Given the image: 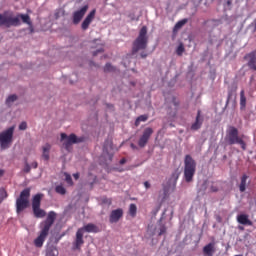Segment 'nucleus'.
I'll list each match as a JSON object with an SVG mask.
<instances>
[{"label":"nucleus","instance_id":"nucleus-1","mask_svg":"<svg viewBox=\"0 0 256 256\" xmlns=\"http://www.w3.org/2000/svg\"><path fill=\"white\" fill-rule=\"evenodd\" d=\"M22 23L28 25L30 33H33L35 29L33 28V22L31 21V16L29 14H17L13 17V12L5 11L3 14H0V27H19Z\"/></svg>","mask_w":256,"mask_h":256},{"label":"nucleus","instance_id":"nucleus-2","mask_svg":"<svg viewBox=\"0 0 256 256\" xmlns=\"http://www.w3.org/2000/svg\"><path fill=\"white\" fill-rule=\"evenodd\" d=\"M55 219H57V213L55 211H50L45 219V221L40 223V234L34 240L35 247L41 248L45 243V239L49 235V231L51 227H53V223H55Z\"/></svg>","mask_w":256,"mask_h":256},{"label":"nucleus","instance_id":"nucleus-3","mask_svg":"<svg viewBox=\"0 0 256 256\" xmlns=\"http://www.w3.org/2000/svg\"><path fill=\"white\" fill-rule=\"evenodd\" d=\"M149 45V36H147V26H143L138 37L132 43V55H136L139 51H145Z\"/></svg>","mask_w":256,"mask_h":256},{"label":"nucleus","instance_id":"nucleus-4","mask_svg":"<svg viewBox=\"0 0 256 256\" xmlns=\"http://www.w3.org/2000/svg\"><path fill=\"white\" fill-rule=\"evenodd\" d=\"M225 141H226L227 145L241 146V149H243V151H245L247 149V144L245 143L243 138H241L239 136V130L237 128H235L234 126H230L228 128V130L226 131Z\"/></svg>","mask_w":256,"mask_h":256},{"label":"nucleus","instance_id":"nucleus-5","mask_svg":"<svg viewBox=\"0 0 256 256\" xmlns=\"http://www.w3.org/2000/svg\"><path fill=\"white\" fill-rule=\"evenodd\" d=\"M196 169L197 163L193 160V157H191V155H186L184 160V178L186 183H191V181H193Z\"/></svg>","mask_w":256,"mask_h":256},{"label":"nucleus","instance_id":"nucleus-6","mask_svg":"<svg viewBox=\"0 0 256 256\" xmlns=\"http://www.w3.org/2000/svg\"><path fill=\"white\" fill-rule=\"evenodd\" d=\"M29 197H31V188L21 191L20 196L16 199V212L18 214L29 207Z\"/></svg>","mask_w":256,"mask_h":256},{"label":"nucleus","instance_id":"nucleus-7","mask_svg":"<svg viewBox=\"0 0 256 256\" xmlns=\"http://www.w3.org/2000/svg\"><path fill=\"white\" fill-rule=\"evenodd\" d=\"M15 133V126H12L0 133V147L2 150L9 149L13 143V134Z\"/></svg>","mask_w":256,"mask_h":256},{"label":"nucleus","instance_id":"nucleus-8","mask_svg":"<svg viewBox=\"0 0 256 256\" xmlns=\"http://www.w3.org/2000/svg\"><path fill=\"white\" fill-rule=\"evenodd\" d=\"M42 197H43V194H36L32 199V211L34 213V217H36L37 219H43V217L47 215V212L41 209Z\"/></svg>","mask_w":256,"mask_h":256},{"label":"nucleus","instance_id":"nucleus-9","mask_svg":"<svg viewBox=\"0 0 256 256\" xmlns=\"http://www.w3.org/2000/svg\"><path fill=\"white\" fill-rule=\"evenodd\" d=\"M61 141L63 142L65 150L69 151V149H71V145H75V143H82L83 138H78L75 134L67 136V134L61 133Z\"/></svg>","mask_w":256,"mask_h":256},{"label":"nucleus","instance_id":"nucleus-10","mask_svg":"<svg viewBox=\"0 0 256 256\" xmlns=\"http://www.w3.org/2000/svg\"><path fill=\"white\" fill-rule=\"evenodd\" d=\"M83 229H78L76 232V237L72 243V249L74 251H81V247L85 244V240L83 239Z\"/></svg>","mask_w":256,"mask_h":256},{"label":"nucleus","instance_id":"nucleus-11","mask_svg":"<svg viewBox=\"0 0 256 256\" xmlns=\"http://www.w3.org/2000/svg\"><path fill=\"white\" fill-rule=\"evenodd\" d=\"M151 135H153V128L148 127L144 129L142 135L140 136L138 140V146L143 149V147L147 146V143H149V139H151Z\"/></svg>","mask_w":256,"mask_h":256},{"label":"nucleus","instance_id":"nucleus-12","mask_svg":"<svg viewBox=\"0 0 256 256\" xmlns=\"http://www.w3.org/2000/svg\"><path fill=\"white\" fill-rule=\"evenodd\" d=\"M89 9L88 5L83 6L80 10H77L73 13V23L74 25H79L81 23V20L83 17H85V13H87V10Z\"/></svg>","mask_w":256,"mask_h":256},{"label":"nucleus","instance_id":"nucleus-13","mask_svg":"<svg viewBox=\"0 0 256 256\" xmlns=\"http://www.w3.org/2000/svg\"><path fill=\"white\" fill-rule=\"evenodd\" d=\"M245 61H248L247 66L256 71V51H252L244 56Z\"/></svg>","mask_w":256,"mask_h":256},{"label":"nucleus","instance_id":"nucleus-14","mask_svg":"<svg viewBox=\"0 0 256 256\" xmlns=\"http://www.w3.org/2000/svg\"><path fill=\"white\" fill-rule=\"evenodd\" d=\"M95 13H97V11L94 9L86 16L81 25L82 31H87L89 29V25H91L95 19Z\"/></svg>","mask_w":256,"mask_h":256},{"label":"nucleus","instance_id":"nucleus-15","mask_svg":"<svg viewBox=\"0 0 256 256\" xmlns=\"http://www.w3.org/2000/svg\"><path fill=\"white\" fill-rule=\"evenodd\" d=\"M113 140L106 139L103 146L104 155H108L109 159H113Z\"/></svg>","mask_w":256,"mask_h":256},{"label":"nucleus","instance_id":"nucleus-16","mask_svg":"<svg viewBox=\"0 0 256 256\" xmlns=\"http://www.w3.org/2000/svg\"><path fill=\"white\" fill-rule=\"evenodd\" d=\"M121 217H123V209L118 208L116 210H112L110 213L109 221L110 223H119Z\"/></svg>","mask_w":256,"mask_h":256},{"label":"nucleus","instance_id":"nucleus-17","mask_svg":"<svg viewBox=\"0 0 256 256\" xmlns=\"http://www.w3.org/2000/svg\"><path fill=\"white\" fill-rule=\"evenodd\" d=\"M248 179H249V175H247V174H243L240 177V182L238 184L240 193H245V191H247V187L249 185Z\"/></svg>","mask_w":256,"mask_h":256},{"label":"nucleus","instance_id":"nucleus-18","mask_svg":"<svg viewBox=\"0 0 256 256\" xmlns=\"http://www.w3.org/2000/svg\"><path fill=\"white\" fill-rule=\"evenodd\" d=\"M237 222L240 224V225H248L251 227V225H253V221H251L249 219V215L247 214H239L237 216Z\"/></svg>","mask_w":256,"mask_h":256},{"label":"nucleus","instance_id":"nucleus-19","mask_svg":"<svg viewBox=\"0 0 256 256\" xmlns=\"http://www.w3.org/2000/svg\"><path fill=\"white\" fill-rule=\"evenodd\" d=\"M202 125H203V119H201V110H198L196 120L192 124L191 129H192V131H197V130L201 129Z\"/></svg>","mask_w":256,"mask_h":256},{"label":"nucleus","instance_id":"nucleus-20","mask_svg":"<svg viewBox=\"0 0 256 256\" xmlns=\"http://www.w3.org/2000/svg\"><path fill=\"white\" fill-rule=\"evenodd\" d=\"M82 233H99V227H97V225L93 224V223H89L87 225H85L82 228Z\"/></svg>","mask_w":256,"mask_h":256},{"label":"nucleus","instance_id":"nucleus-21","mask_svg":"<svg viewBox=\"0 0 256 256\" xmlns=\"http://www.w3.org/2000/svg\"><path fill=\"white\" fill-rule=\"evenodd\" d=\"M203 253L207 256H213V253H215V245L213 243H209L208 245L204 246Z\"/></svg>","mask_w":256,"mask_h":256},{"label":"nucleus","instance_id":"nucleus-22","mask_svg":"<svg viewBox=\"0 0 256 256\" xmlns=\"http://www.w3.org/2000/svg\"><path fill=\"white\" fill-rule=\"evenodd\" d=\"M42 157L44 159V161H49V152L51 151V144L46 143L43 147H42Z\"/></svg>","mask_w":256,"mask_h":256},{"label":"nucleus","instance_id":"nucleus-23","mask_svg":"<svg viewBox=\"0 0 256 256\" xmlns=\"http://www.w3.org/2000/svg\"><path fill=\"white\" fill-rule=\"evenodd\" d=\"M247 107V98L245 97V90H241L240 92V109L241 111L245 110Z\"/></svg>","mask_w":256,"mask_h":256},{"label":"nucleus","instance_id":"nucleus-24","mask_svg":"<svg viewBox=\"0 0 256 256\" xmlns=\"http://www.w3.org/2000/svg\"><path fill=\"white\" fill-rule=\"evenodd\" d=\"M187 23H189V19H187V18H184V19L178 21L174 26V31H179V29L185 27V25H187Z\"/></svg>","mask_w":256,"mask_h":256},{"label":"nucleus","instance_id":"nucleus-25","mask_svg":"<svg viewBox=\"0 0 256 256\" xmlns=\"http://www.w3.org/2000/svg\"><path fill=\"white\" fill-rule=\"evenodd\" d=\"M149 119L148 115H140L136 121H135V126L139 127V125H141L142 122H145Z\"/></svg>","mask_w":256,"mask_h":256},{"label":"nucleus","instance_id":"nucleus-26","mask_svg":"<svg viewBox=\"0 0 256 256\" xmlns=\"http://www.w3.org/2000/svg\"><path fill=\"white\" fill-rule=\"evenodd\" d=\"M129 215L131 217H137V205L130 204V206H129Z\"/></svg>","mask_w":256,"mask_h":256},{"label":"nucleus","instance_id":"nucleus-27","mask_svg":"<svg viewBox=\"0 0 256 256\" xmlns=\"http://www.w3.org/2000/svg\"><path fill=\"white\" fill-rule=\"evenodd\" d=\"M7 197H9L7 190H5V188H0V204L3 203V200L7 199Z\"/></svg>","mask_w":256,"mask_h":256},{"label":"nucleus","instance_id":"nucleus-28","mask_svg":"<svg viewBox=\"0 0 256 256\" xmlns=\"http://www.w3.org/2000/svg\"><path fill=\"white\" fill-rule=\"evenodd\" d=\"M183 53H185V46L183 45V43H180L176 49V54L178 55V57H182Z\"/></svg>","mask_w":256,"mask_h":256},{"label":"nucleus","instance_id":"nucleus-29","mask_svg":"<svg viewBox=\"0 0 256 256\" xmlns=\"http://www.w3.org/2000/svg\"><path fill=\"white\" fill-rule=\"evenodd\" d=\"M15 101H17V95L12 94L10 96H8V98L6 99V105H11L12 103H15Z\"/></svg>","mask_w":256,"mask_h":256},{"label":"nucleus","instance_id":"nucleus-30","mask_svg":"<svg viewBox=\"0 0 256 256\" xmlns=\"http://www.w3.org/2000/svg\"><path fill=\"white\" fill-rule=\"evenodd\" d=\"M55 191L59 195H65V193H67V190L65 189V187H63V185L56 186Z\"/></svg>","mask_w":256,"mask_h":256},{"label":"nucleus","instance_id":"nucleus-31","mask_svg":"<svg viewBox=\"0 0 256 256\" xmlns=\"http://www.w3.org/2000/svg\"><path fill=\"white\" fill-rule=\"evenodd\" d=\"M104 71L105 73H111L115 71V68L113 67V65H111V63H107L104 67Z\"/></svg>","mask_w":256,"mask_h":256},{"label":"nucleus","instance_id":"nucleus-32","mask_svg":"<svg viewBox=\"0 0 256 256\" xmlns=\"http://www.w3.org/2000/svg\"><path fill=\"white\" fill-rule=\"evenodd\" d=\"M57 255H59V251H57L56 248L47 250L46 256H57Z\"/></svg>","mask_w":256,"mask_h":256},{"label":"nucleus","instance_id":"nucleus-33","mask_svg":"<svg viewBox=\"0 0 256 256\" xmlns=\"http://www.w3.org/2000/svg\"><path fill=\"white\" fill-rule=\"evenodd\" d=\"M23 172L24 173H31V165H29V162H27V161L25 162Z\"/></svg>","mask_w":256,"mask_h":256},{"label":"nucleus","instance_id":"nucleus-34","mask_svg":"<svg viewBox=\"0 0 256 256\" xmlns=\"http://www.w3.org/2000/svg\"><path fill=\"white\" fill-rule=\"evenodd\" d=\"M171 179H174V189H175V183H177V179H179V173L174 172V173L172 174Z\"/></svg>","mask_w":256,"mask_h":256},{"label":"nucleus","instance_id":"nucleus-35","mask_svg":"<svg viewBox=\"0 0 256 256\" xmlns=\"http://www.w3.org/2000/svg\"><path fill=\"white\" fill-rule=\"evenodd\" d=\"M165 233H167V227H165V225H162L161 227H160V232H159V234L158 235H165Z\"/></svg>","mask_w":256,"mask_h":256},{"label":"nucleus","instance_id":"nucleus-36","mask_svg":"<svg viewBox=\"0 0 256 256\" xmlns=\"http://www.w3.org/2000/svg\"><path fill=\"white\" fill-rule=\"evenodd\" d=\"M19 129L20 131H25V129H27V122H21Z\"/></svg>","mask_w":256,"mask_h":256},{"label":"nucleus","instance_id":"nucleus-37","mask_svg":"<svg viewBox=\"0 0 256 256\" xmlns=\"http://www.w3.org/2000/svg\"><path fill=\"white\" fill-rule=\"evenodd\" d=\"M66 182L68 183V185H73V178H71V175H66Z\"/></svg>","mask_w":256,"mask_h":256},{"label":"nucleus","instance_id":"nucleus-38","mask_svg":"<svg viewBox=\"0 0 256 256\" xmlns=\"http://www.w3.org/2000/svg\"><path fill=\"white\" fill-rule=\"evenodd\" d=\"M211 191L212 193H217L219 191V188H217V186H211Z\"/></svg>","mask_w":256,"mask_h":256},{"label":"nucleus","instance_id":"nucleus-39","mask_svg":"<svg viewBox=\"0 0 256 256\" xmlns=\"http://www.w3.org/2000/svg\"><path fill=\"white\" fill-rule=\"evenodd\" d=\"M31 167L33 169H37V167H39V164L37 163V161H34V162H32Z\"/></svg>","mask_w":256,"mask_h":256},{"label":"nucleus","instance_id":"nucleus-40","mask_svg":"<svg viewBox=\"0 0 256 256\" xmlns=\"http://www.w3.org/2000/svg\"><path fill=\"white\" fill-rule=\"evenodd\" d=\"M97 53H103V48L98 49L93 53L94 57L97 55Z\"/></svg>","mask_w":256,"mask_h":256},{"label":"nucleus","instance_id":"nucleus-41","mask_svg":"<svg viewBox=\"0 0 256 256\" xmlns=\"http://www.w3.org/2000/svg\"><path fill=\"white\" fill-rule=\"evenodd\" d=\"M144 186L146 189H149L151 187V184L148 181H146L144 182Z\"/></svg>","mask_w":256,"mask_h":256},{"label":"nucleus","instance_id":"nucleus-42","mask_svg":"<svg viewBox=\"0 0 256 256\" xmlns=\"http://www.w3.org/2000/svg\"><path fill=\"white\" fill-rule=\"evenodd\" d=\"M125 163H127V159L122 158V159L120 160V165H125Z\"/></svg>","mask_w":256,"mask_h":256},{"label":"nucleus","instance_id":"nucleus-43","mask_svg":"<svg viewBox=\"0 0 256 256\" xmlns=\"http://www.w3.org/2000/svg\"><path fill=\"white\" fill-rule=\"evenodd\" d=\"M140 57H141L142 59H145V58L147 57V53L141 52Z\"/></svg>","mask_w":256,"mask_h":256},{"label":"nucleus","instance_id":"nucleus-44","mask_svg":"<svg viewBox=\"0 0 256 256\" xmlns=\"http://www.w3.org/2000/svg\"><path fill=\"white\" fill-rule=\"evenodd\" d=\"M97 181V176L94 177V181L90 183V187H93L95 185V182Z\"/></svg>","mask_w":256,"mask_h":256},{"label":"nucleus","instance_id":"nucleus-45","mask_svg":"<svg viewBox=\"0 0 256 256\" xmlns=\"http://www.w3.org/2000/svg\"><path fill=\"white\" fill-rule=\"evenodd\" d=\"M3 175H5V170L0 169V177H3Z\"/></svg>","mask_w":256,"mask_h":256},{"label":"nucleus","instance_id":"nucleus-46","mask_svg":"<svg viewBox=\"0 0 256 256\" xmlns=\"http://www.w3.org/2000/svg\"><path fill=\"white\" fill-rule=\"evenodd\" d=\"M73 177H74V179H79V173H75V174H73Z\"/></svg>","mask_w":256,"mask_h":256},{"label":"nucleus","instance_id":"nucleus-47","mask_svg":"<svg viewBox=\"0 0 256 256\" xmlns=\"http://www.w3.org/2000/svg\"><path fill=\"white\" fill-rule=\"evenodd\" d=\"M131 149H137V146L135 144H130Z\"/></svg>","mask_w":256,"mask_h":256},{"label":"nucleus","instance_id":"nucleus-48","mask_svg":"<svg viewBox=\"0 0 256 256\" xmlns=\"http://www.w3.org/2000/svg\"><path fill=\"white\" fill-rule=\"evenodd\" d=\"M164 195L167 197V188H164Z\"/></svg>","mask_w":256,"mask_h":256},{"label":"nucleus","instance_id":"nucleus-49","mask_svg":"<svg viewBox=\"0 0 256 256\" xmlns=\"http://www.w3.org/2000/svg\"><path fill=\"white\" fill-rule=\"evenodd\" d=\"M231 3H232V1H231V0H228V1H227V5H228V7L231 5Z\"/></svg>","mask_w":256,"mask_h":256},{"label":"nucleus","instance_id":"nucleus-50","mask_svg":"<svg viewBox=\"0 0 256 256\" xmlns=\"http://www.w3.org/2000/svg\"><path fill=\"white\" fill-rule=\"evenodd\" d=\"M256 31V20L254 21V33Z\"/></svg>","mask_w":256,"mask_h":256},{"label":"nucleus","instance_id":"nucleus-51","mask_svg":"<svg viewBox=\"0 0 256 256\" xmlns=\"http://www.w3.org/2000/svg\"><path fill=\"white\" fill-rule=\"evenodd\" d=\"M174 105H175V107H178V106H179V103L174 102Z\"/></svg>","mask_w":256,"mask_h":256},{"label":"nucleus","instance_id":"nucleus-52","mask_svg":"<svg viewBox=\"0 0 256 256\" xmlns=\"http://www.w3.org/2000/svg\"><path fill=\"white\" fill-rule=\"evenodd\" d=\"M239 229H241V231H243L244 228L242 226H240Z\"/></svg>","mask_w":256,"mask_h":256},{"label":"nucleus","instance_id":"nucleus-53","mask_svg":"<svg viewBox=\"0 0 256 256\" xmlns=\"http://www.w3.org/2000/svg\"><path fill=\"white\" fill-rule=\"evenodd\" d=\"M175 115H177V113H174V114H173V117H175Z\"/></svg>","mask_w":256,"mask_h":256}]
</instances>
